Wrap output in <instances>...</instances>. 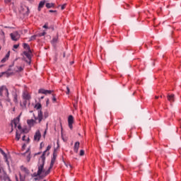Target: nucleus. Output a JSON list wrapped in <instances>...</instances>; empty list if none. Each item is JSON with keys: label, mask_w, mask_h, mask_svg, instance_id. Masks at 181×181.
<instances>
[{"label": "nucleus", "mask_w": 181, "mask_h": 181, "mask_svg": "<svg viewBox=\"0 0 181 181\" xmlns=\"http://www.w3.org/2000/svg\"><path fill=\"white\" fill-rule=\"evenodd\" d=\"M159 98V96H156V99L158 100Z\"/></svg>", "instance_id": "nucleus-51"}, {"label": "nucleus", "mask_w": 181, "mask_h": 181, "mask_svg": "<svg viewBox=\"0 0 181 181\" xmlns=\"http://www.w3.org/2000/svg\"><path fill=\"white\" fill-rule=\"evenodd\" d=\"M167 99L170 103H175V94H168L167 95Z\"/></svg>", "instance_id": "nucleus-13"}, {"label": "nucleus", "mask_w": 181, "mask_h": 181, "mask_svg": "<svg viewBox=\"0 0 181 181\" xmlns=\"http://www.w3.org/2000/svg\"><path fill=\"white\" fill-rule=\"evenodd\" d=\"M59 39V37H54L52 40L51 41L52 45H53V46H56V43H57V40Z\"/></svg>", "instance_id": "nucleus-18"}, {"label": "nucleus", "mask_w": 181, "mask_h": 181, "mask_svg": "<svg viewBox=\"0 0 181 181\" xmlns=\"http://www.w3.org/2000/svg\"><path fill=\"white\" fill-rule=\"evenodd\" d=\"M23 48L25 49L27 51L30 50V46H29V45L26 43L23 44Z\"/></svg>", "instance_id": "nucleus-24"}, {"label": "nucleus", "mask_w": 181, "mask_h": 181, "mask_svg": "<svg viewBox=\"0 0 181 181\" xmlns=\"http://www.w3.org/2000/svg\"><path fill=\"white\" fill-rule=\"evenodd\" d=\"M25 138H26V136H25V135H24V136H23V137H22V140H23V141H25Z\"/></svg>", "instance_id": "nucleus-46"}, {"label": "nucleus", "mask_w": 181, "mask_h": 181, "mask_svg": "<svg viewBox=\"0 0 181 181\" xmlns=\"http://www.w3.org/2000/svg\"><path fill=\"white\" fill-rule=\"evenodd\" d=\"M4 93H5V95L7 97V101L11 103V98H9V91L8 90V88H6V86H1L0 88V97H4Z\"/></svg>", "instance_id": "nucleus-4"}, {"label": "nucleus", "mask_w": 181, "mask_h": 181, "mask_svg": "<svg viewBox=\"0 0 181 181\" xmlns=\"http://www.w3.org/2000/svg\"><path fill=\"white\" fill-rule=\"evenodd\" d=\"M9 56H11V52L8 51V53L4 57V58H3L1 62L2 63H5L9 59Z\"/></svg>", "instance_id": "nucleus-16"}, {"label": "nucleus", "mask_w": 181, "mask_h": 181, "mask_svg": "<svg viewBox=\"0 0 181 181\" xmlns=\"http://www.w3.org/2000/svg\"><path fill=\"white\" fill-rule=\"evenodd\" d=\"M73 122H74V117L72 115H69L68 117V124L70 129H73Z\"/></svg>", "instance_id": "nucleus-10"}, {"label": "nucleus", "mask_w": 181, "mask_h": 181, "mask_svg": "<svg viewBox=\"0 0 181 181\" xmlns=\"http://www.w3.org/2000/svg\"><path fill=\"white\" fill-rule=\"evenodd\" d=\"M33 115L35 119H31L27 120V124L29 125V127H33V125L36 124V121H38L39 124H40V122H42V119H43V113H42V111L38 112V115L37 117L35 116V115Z\"/></svg>", "instance_id": "nucleus-2"}, {"label": "nucleus", "mask_w": 181, "mask_h": 181, "mask_svg": "<svg viewBox=\"0 0 181 181\" xmlns=\"http://www.w3.org/2000/svg\"><path fill=\"white\" fill-rule=\"evenodd\" d=\"M16 180L19 181V180L18 179V175H16Z\"/></svg>", "instance_id": "nucleus-48"}, {"label": "nucleus", "mask_w": 181, "mask_h": 181, "mask_svg": "<svg viewBox=\"0 0 181 181\" xmlns=\"http://www.w3.org/2000/svg\"><path fill=\"white\" fill-rule=\"evenodd\" d=\"M54 6V4L53 3H47L46 4V7L49 9L50 8H53Z\"/></svg>", "instance_id": "nucleus-23"}, {"label": "nucleus", "mask_w": 181, "mask_h": 181, "mask_svg": "<svg viewBox=\"0 0 181 181\" xmlns=\"http://www.w3.org/2000/svg\"><path fill=\"white\" fill-rule=\"evenodd\" d=\"M23 54L24 56L27 57V58L28 59V61L26 60L25 62L28 63V64H30V61L32 59V51L31 50L25 51L23 52Z\"/></svg>", "instance_id": "nucleus-6"}, {"label": "nucleus", "mask_w": 181, "mask_h": 181, "mask_svg": "<svg viewBox=\"0 0 181 181\" xmlns=\"http://www.w3.org/2000/svg\"><path fill=\"white\" fill-rule=\"evenodd\" d=\"M40 138H42V134H40V131L37 130L34 135V141L39 142L40 141Z\"/></svg>", "instance_id": "nucleus-9"}, {"label": "nucleus", "mask_w": 181, "mask_h": 181, "mask_svg": "<svg viewBox=\"0 0 181 181\" xmlns=\"http://www.w3.org/2000/svg\"><path fill=\"white\" fill-rule=\"evenodd\" d=\"M38 93H40V94H45V95H47V94H52V93H53V90L40 89L38 90Z\"/></svg>", "instance_id": "nucleus-12"}, {"label": "nucleus", "mask_w": 181, "mask_h": 181, "mask_svg": "<svg viewBox=\"0 0 181 181\" xmlns=\"http://www.w3.org/2000/svg\"><path fill=\"white\" fill-rule=\"evenodd\" d=\"M18 129H19L21 131V129H22V127L20 124L17 125Z\"/></svg>", "instance_id": "nucleus-41"}, {"label": "nucleus", "mask_w": 181, "mask_h": 181, "mask_svg": "<svg viewBox=\"0 0 181 181\" xmlns=\"http://www.w3.org/2000/svg\"><path fill=\"white\" fill-rule=\"evenodd\" d=\"M0 152H1V155L4 156V158H6V153H5V151H4V150H2V148H0Z\"/></svg>", "instance_id": "nucleus-27"}, {"label": "nucleus", "mask_w": 181, "mask_h": 181, "mask_svg": "<svg viewBox=\"0 0 181 181\" xmlns=\"http://www.w3.org/2000/svg\"><path fill=\"white\" fill-rule=\"evenodd\" d=\"M79 148H80V142L76 141L74 146V152H75V153H78Z\"/></svg>", "instance_id": "nucleus-14"}, {"label": "nucleus", "mask_w": 181, "mask_h": 181, "mask_svg": "<svg viewBox=\"0 0 181 181\" xmlns=\"http://www.w3.org/2000/svg\"><path fill=\"white\" fill-rule=\"evenodd\" d=\"M20 13L24 16H28L29 15V7L26 6H21L20 8Z\"/></svg>", "instance_id": "nucleus-5"}, {"label": "nucleus", "mask_w": 181, "mask_h": 181, "mask_svg": "<svg viewBox=\"0 0 181 181\" xmlns=\"http://www.w3.org/2000/svg\"><path fill=\"white\" fill-rule=\"evenodd\" d=\"M52 96H53L52 100L54 101V103H56V101H57V99H56V95L52 94Z\"/></svg>", "instance_id": "nucleus-30"}, {"label": "nucleus", "mask_w": 181, "mask_h": 181, "mask_svg": "<svg viewBox=\"0 0 181 181\" xmlns=\"http://www.w3.org/2000/svg\"><path fill=\"white\" fill-rule=\"evenodd\" d=\"M6 180H7V181H11V178H9L8 177H7L6 178Z\"/></svg>", "instance_id": "nucleus-47"}, {"label": "nucleus", "mask_w": 181, "mask_h": 181, "mask_svg": "<svg viewBox=\"0 0 181 181\" xmlns=\"http://www.w3.org/2000/svg\"><path fill=\"white\" fill-rule=\"evenodd\" d=\"M84 155V151L83 150H81L80 151V156H83Z\"/></svg>", "instance_id": "nucleus-32"}, {"label": "nucleus", "mask_w": 181, "mask_h": 181, "mask_svg": "<svg viewBox=\"0 0 181 181\" xmlns=\"http://www.w3.org/2000/svg\"><path fill=\"white\" fill-rule=\"evenodd\" d=\"M22 98L23 100H30L32 97L30 96V94L29 93V92H28V90H24L22 94Z\"/></svg>", "instance_id": "nucleus-8"}, {"label": "nucleus", "mask_w": 181, "mask_h": 181, "mask_svg": "<svg viewBox=\"0 0 181 181\" xmlns=\"http://www.w3.org/2000/svg\"><path fill=\"white\" fill-rule=\"evenodd\" d=\"M29 175V170L26 167L21 165V172L19 173L20 180L25 181V177Z\"/></svg>", "instance_id": "nucleus-3"}, {"label": "nucleus", "mask_w": 181, "mask_h": 181, "mask_svg": "<svg viewBox=\"0 0 181 181\" xmlns=\"http://www.w3.org/2000/svg\"><path fill=\"white\" fill-rule=\"evenodd\" d=\"M45 35H46V32H45V31H44L43 33H39V34H38V36H39L40 37H42V36H45Z\"/></svg>", "instance_id": "nucleus-29"}, {"label": "nucleus", "mask_w": 181, "mask_h": 181, "mask_svg": "<svg viewBox=\"0 0 181 181\" xmlns=\"http://www.w3.org/2000/svg\"><path fill=\"white\" fill-rule=\"evenodd\" d=\"M29 141H30V139H29V137L28 138V142H29Z\"/></svg>", "instance_id": "nucleus-52"}, {"label": "nucleus", "mask_w": 181, "mask_h": 181, "mask_svg": "<svg viewBox=\"0 0 181 181\" xmlns=\"http://www.w3.org/2000/svg\"><path fill=\"white\" fill-rule=\"evenodd\" d=\"M19 125V118L15 119L12 122H11V131H13V127L14 128H16Z\"/></svg>", "instance_id": "nucleus-11"}, {"label": "nucleus", "mask_w": 181, "mask_h": 181, "mask_svg": "<svg viewBox=\"0 0 181 181\" xmlns=\"http://www.w3.org/2000/svg\"><path fill=\"white\" fill-rule=\"evenodd\" d=\"M55 162H56V158L52 157V160H51V163H50V165H49V169H52L53 168V166L54 165Z\"/></svg>", "instance_id": "nucleus-19"}, {"label": "nucleus", "mask_w": 181, "mask_h": 181, "mask_svg": "<svg viewBox=\"0 0 181 181\" xmlns=\"http://www.w3.org/2000/svg\"><path fill=\"white\" fill-rule=\"evenodd\" d=\"M0 35H1L2 39L5 37V33L2 30H0Z\"/></svg>", "instance_id": "nucleus-28"}, {"label": "nucleus", "mask_w": 181, "mask_h": 181, "mask_svg": "<svg viewBox=\"0 0 181 181\" xmlns=\"http://www.w3.org/2000/svg\"><path fill=\"white\" fill-rule=\"evenodd\" d=\"M49 12L51 13H54L57 12V11H56V10H49Z\"/></svg>", "instance_id": "nucleus-38"}, {"label": "nucleus", "mask_w": 181, "mask_h": 181, "mask_svg": "<svg viewBox=\"0 0 181 181\" xmlns=\"http://www.w3.org/2000/svg\"><path fill=\"white\" fill-rule=\"evenodd\" d=\"M14 70H15V71H16L17 73H19V72H21V71H23V69L22 66H16Z\"/></svg>", "instance_id": "nucleus-21"}, {"label": "nucleus", "mask_w": 181, "mask_h": 181, "mask_svg": "<svg viewBox=\"0 0 181 181\" xmlns=\"http://www.w3.org/2000/svg\"><path fill=\"white\" fill-rule=\"evenodd\" d=\"M43 28H45V29H47V24H45L44 25H43Z\"/></svg>", "instance_id": "nucleus-44"}, {"label": "nucleus", "mask_w": 181, "mask_h": 181, "mask_svg": "<svg viewBox=\"0 0 181 181\" xmlns=\"http://www.w3.org/2000/svg\"><path fill=\"white\" fill-rule=\"evenodd\" d=\"M10 36L12 40H14V41L19 40V39L21 38V35L17 31L11 33Z\"/></svg>", "instance_id": "nucleus-7"}, {"label": "nucleus", "mask_w": 181, "mask_h": 181, "mask_svg": "<svg viewBox=\"0 0 181 181\" xmlns=\"http://www.w3.org/2000/svg\"><path fill=\"white\" fill-rule=\"evenodd\" d=\"M66 168H69L70 169H71V165H70V164H66Z\"/></svg>", "instance_id": "nucleus-42"}, {"label": "nucleus", "mask_w": 181, "mask_h": 181, "mask_svg": "<svg viewBox=\"0 0 181 181\" xmlns=\"http://www.w3.org/2000/svg\"><path fill=\"white\" fill-rule=\"evenodd\" d=\"M65 8H66V4H64V5H62V6H61L62 11H63V10L65 9Z\"/></svg>", "instance_id": "nucleus-37"}, {"label": "nucleus", "mask_w": 181, "mask_h": 181, "mask_svg": "<svg viewBox=\"0 0 181 181\" xmlns=\"http://www.w3.org/2000/svg\"><path fill=\"white\" fill-rule=\"evenodd\" d=\"M46 104H47V105H49V99H47Z\"/></svg>", "instance_id": "nucleus-45"}, {"label": "nucleus", "mask_w": 181, "mask_h": 181, "mask_svg": "<svg viewBox=\"0 0 181 181\" xmlns=\"http://www.w3.org/2000/svg\"><path fill=\"white\" fill-rule=\"evenodd\" d=\"M50 149H52V146L49 145V146L47 147L46 151H45L43 152V153H45V156H46V151H50Z\"/></svg>", "instance_id": "nucleus-26"}, {"label": "nucleus", "mask_w": 181, "mask_h": 181, "mask_svg": "<svg viewBox=\"0 0 181 181\" xmlns=\"http://www.w3.org/2000/svg\"><path fill=\"white\" fill-rule=\"evenodd\" d=\"M5 95V92H3V95Z\"/></svg>", "instance_id": "nucleus-56"}, {"label": "nucleus", "mask_w": 181, "mask_h": 181, "mask_svg": "<svg viewBox=\"0 0 181 181\" xmlns=\"http://www.w3.org/2000/svg\"><path fill=\"white\" fill-rule=\"evenodd\" d=\"M43 98H45V96H42V97L40 98V100H43Z\"/></svg>", "instance_id": "nucleus-50"}, {"label": "nucleus", "mask_w": 181, "mask_h": 181, "mask_svg": "<svg viewBox=\"0 0 181 181\" xmlns=\"http://www.w3.org/2000/svg\"><path fill=\"white\" fill-rule=\"evenodd\" d=\"M66 94L69 95L70 94V88H69V86L66 87Z\"/></svg>", "instance_id": "nucleus-31"}, {"label": "nucleus", "mask_w": 181, "mask_h": 181, "mask_svg": "<svg viewBox=\"0 0 181 181\" xmlns=\"http://www.w3.org/2000/svg\"><path fill=\"white\" fill-rule=\"evenodd\" d=\"M63 57H66V52H64Z\"/></svg>", "instance_id": "nucleus-49"}, {"label": "nucleus", "mask_w": 181, "mask_h": 181, "mask_svg": "<svg viewBox=\"0 0 181 181\" xmlns=\"http://www.w3.org/2000/svg\"><path fill=\"white\" fill-rule=\"evenodd\" d=\"M33 176H34V177H36V176H40V175H37V173H35L33 174Z\"/></svg>", "instance_id": "nucleus-43"}, {"label": "nucleus", "mask_w": 181, "mask_h": 181, "mask_svg": "<svg viewBox=\"0 0 181 181\" xmlns=\"http://www.w3.org/2000/svg\"><path fill=\"white\" fill-rule=\"evenodd\" d=\"M13 101L15 103V104H18V93H14L13 94Z\"/></svg>", "instance_id": "nucleus-17"}, {"label": "nucleus", "mask_w": 181, "mask_h": 181, "mask_svg": "<svg viewBox=\"0 0 181 181\" xmlns=\"http://www.w3.org/2000/svg\"><path fill=\"white\" fill-rule=\"evenodd\" d=\"M30 112H33V111H30Z\"/></svg>", "instance_id": "nucleus-57"}, {"label": "nucleus", "mask_w": 181, "mask_h": 181, "mask_svg": "<svg viewBox=\"0 0 181 181\" xmlns=\"http://www.w3.org/2000/svg\"><path fill=\"white\" fill-rule=\"evenodd\" d=\"M46 160V156H45V153L40 156L38 160L37 164V175H40V177L43 179V177H46L47 175L50 173V167L47 170H45V162Z\"/></svg>", "instance_id": "nucleus-1"}, {"label": "nucleus", "mask_w": 181, "mask_h": 181, "mask_svg": "<svg viewBox=\"0 0 181 181\" xmlns=\"http://www.w3.org/2000/svg\"><path fill=\"white\" fill-rule=\"evenodd\" d=\"M35 39H36V35H33L31 37V40H35Z\"/></svg>", "instance_id": "nucleus-39"}, {"label": "nucleus", "mask_w": 181, "mask_h": 181, "mask_svg": "<svg viewBox=\"0 0 181 181\" xmlns=\"http://www.w3.org/2000/svg\"><path fill=\"white\" fill-rule=\"evenodd\" d=\"M52 158H54L55 159H56V158H57V153H55V151H54V153H53V157Z\"/></svg>", "instance_id": "nucleus-33"}, {"label": "nucleus", "mask_w": 181, "mask_h": 181, "mask_svg": "<svg viewBox=\"0 0 181 181\" xmlns=\"http://www.w3.org/2000/svg\"><path fill=\"white\" fill-rule=\"evenodd\" d=\"M45 1H40L38 6V11H40L42 8L45 6Z\"/></svg>", "instance_id": "nucleus-20"}, {"label": "nucleus", "mask_w": 181, "mask_h": 181, "mask_svg": "<svg viewBox=\"0 0 181 181\" xmlns=\"http://www.w3.org/2000/svg\"><path fill=\"white\" fill-rule=\"evenodd\" d=\"M0 50H1V47H0Z\"/></svg>", "instance_id": "nucleus-58"}, {"label": "nucleus", "mask_w": 181, "mask_h": 181, "mask_svg": "<svg viewBox=\"0 0 181 181\" xmlns=\"http://www.w3.org/2000/svg\"><path fill=\"white\" fill-rule=\"evenodd\" d=\"M35 108H36V110H40V108H42V105L40 103H37L35 105Z\"/></svg>", "instance_id": "nucleus-25"}, {"label": "nucleus", "mask_w": 181, "mask_h": 181, "mask_svg": "<svg viewBox=\"0 0 181 181\" xmlns=\"http://www.w3.org/2000/svg\"><path fill=\"white\" fill-rule=\"evenodd\" d=\"M19 47V45H13V48L14 49H18Z\"/></svg>", "instance_id": "nucleus-40"}, {"label": "nucleus", "mask_w": 181, "mask_h": 181, "mask_svg": "<svg viewBox=\"0 0 181 181\" xmlns=\"http://www.w3.org/2000/svg\"><path fill=\"white\" fill-rule=\"evenodd\" d=\"M4 74H7L8 76H11V74H9L8 71L2 72V76H4Z\"/></svg>", "instance_id": "nucleus-36"}, {"label": "nucleus", "mask_w": 181, "mask_h": 181, "mask_svg": "<svg viewBox=\"0 0 181 181\" xmlns=\"http://www.w3.org/2000/svg\"><path fill=\"white\" fill-rule=\"evenodd\" d=\"M22 132H21V133H19L18 132H16V141H19L21 139V134Z\"/></svg>", "instance_id": "nucleus-22"}, {"label": "nucleus", "mask_w": 181, "mask_h": 181, "mask_svg": "<svg viewBox=\"0 0 181 181\" xmlns=\"http://www.w3.org/2000/svg\"><path fill=\"white\" fill-rule=\"evenodd\" d=\"M1 169H2V167H1V165H0V173H1Z\"/></svg>", "instance_id": "nucleus-54"}, {"label": "nucleus", "mask_w": 181, "mask_h": 181, "mask_svg": "<svg viewBox=\"0 0 181 181\" xmlns=\"http://www.w3.org/2000/svg\"><path fill=\"white\" fill-rule=\"evenodd\" d=\"M44 135H46V131L44 132Z\"/></svg>", "instance_id": "nucleus-55"}, {"label": "nucleus", "mask_w": 181, "mask_h": 181, "mask_svg": "<svg viewBox=\"0 0 181 181\" xmlns=\"http://www.w3.org/2000/svg\"><path fill=\"white\" fill-rule=\"evenodd\" d=\"M5 4H10V2H12V0H4Z\"/></svg>", "instance_id": "nucleus-35"}, {"label": "nucleus", "mask_w": 181, "mask_h": 181, "mask_svg": "<svg viewBox=\"0 0 181 181\" xmlns=\"http://www.w3.org/2000/svg\"><path fill=\"white\" fill-rule=\"evenodd\" d=\"M30 160V158H28V162H29Z\"/></svg>", "instance_id": "nucleus-53"}, {"label": "nucleus", "mask_w": 181, "mask_h": 181, "mask_svg": "<svg viewBox=\"0 0 181 181\" xmlns=\"http://www.w3.org/2000/svg\"><path fill=\"white\" fill-rule=\"evenodd\" d=\"M28 103H30V100L23 99V102L20 103V105L22 108H25L28 105Z\"/></svg>", "instance_id": "nucleus-15"}, {"label": "nucleus", "mask_w": 181, "mask_h": 181, "mask_svg": "<svg viewBox=\"0 0 181 181\" xmlns=\"http://www.w3.org/2000/svg\"><path fill=\"white\" fill-rule=\"evenodd\" d=\"M47 117H49V113L45 112L44 113V118H47Z\"/></svg>", "instance_id": "nucleus-34"}]
</instances>
